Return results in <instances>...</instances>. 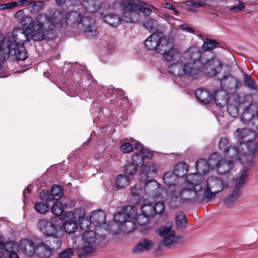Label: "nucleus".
<instances>
[{
	"instance_id": "nucleus-29",
	"label": "nucleus",
	"mask_w": 258,
	"mask_h": 258,
	"mask_svg": "<svg viewBox=\"0 0 258 258\" xmlns=\"http://www.w3.org/2000/svg\"><path fill=\"white\" fill-rule=\"evenodd\" d=\"M196 168L199 174H194L200 175L202 177V182L203 180V178L201 174L207 173L209 170L211 169L208 161L203 158H201L197 161Z\"/></svg>"
},
{
	"instance_id": "nucleus-61",
	"label": "nucleus",
	"mask_w": 258,
	"mask_h": 258,
	"mask_svg": "<svg viewBox=\"0 0 258 258\" xmlns=\"http://www.w3.org/2000/svg\"><path fill=\"white\" fill-rule=\"evenodd\" d=\"M137 12L139 14V13H142L146 16H148L150 15L151 13V10L150 9L145 8V7H141L140 6L138 5Z\"/></svg>"
},
{
	"instance_id": "nucleus-34",
	"label": "nucleus",
	"mask_w": 258,
	"mask_h": 258,
	"mask_svg": "<svg viewBox=\"0 0 258 258\" xmlns=\"http://www.w3.org/2000/svg\"><path fill=\"white\" fill-rule=\"evenodd\" d=\"M187 172V165L184 162H179L175 165L172 173L177 178L184 176L186 174Z\"/></svg>"
},
{
	"instance_id": "nucleus-60",
	"label": "nucleus",
	"mask_w": 258,
	"mask_h": 258,
	"mask_svg": "<svg viewBox=\"0 0 258 258\" xmlns=\"http://www.w3.org/2000/svg\"><path fill=\"white\" fill-rule=\"evenodd\" d=\"M215 102L216 105L219 107H223L227 104V97L222 100L218 98V96L216 94L214 96Z\"/></svg>"
},
{
	"instance_id": "nucleus-5",
	"label": "nucleus",
	"mask_w": 258,
	"mask_h": 258,
	"mask_svg": "<svg viewBox=\"0 0 258 258\" xmlns=\"http://www.w3.org/2000/svg\"><path fill=\"white\" fill-rule=\"evenodd\" d=\"M76 22L78 24V27L80 29H83V32L87 38L89 39H95L97 38L98 33L97 32L95 23L94 20L90 18L89 16L85 15L83 16L80 13L76 12H69L66 11L60 12H55L51 16H46V19L48 22L50 23L52 26H59L62 22V19L70 18L72 16L76 17Z\"/></svg>"
},
{
	"instance_id": "nucleus-3",
	"label": "nucleus",
	"mask_w": 258,
	"mask_h": 258,
	"mask_svg": "<svg viewBox=\"0 0 258 258\" xmlns=\"http://www.w3.org/2000/svg\"><path fill=\"white\" fill-rule=\"evenodd\" d=\"M202 189V177L197 174H189L182 188L176 185L170 190L169 204L172 208H175L182 203H192L199 199Z\"/></svg>"
},
{
	"instance_id": "nucleus-57",
	"label": "nucleus",
	"mask_w": 258,
	"mask_h": 258,
	"mask_svg": "<svg viewBox=\"0 0 258 258\" xmlns=\"http://www.w3.org/2000/svg\"><path fill=\"white\" fill-rule=\"evenodd\" d=\"M227 109L229 115L232 117H234L238 115V109L236 106L229 104L228 105Z\"/></svg>"
},
{
	"instance_id": "nucleus-59",
	"label": "nucleus",
	"mask_w": 258,
	"mask_h": 258,
	"mask_svg": "<svg viewBox=\"0 0 258 258\" xmlns=\"http://www.w3.org/2000/svg\"><path fill=\"white\" fill-rule=\"evenodd\" d=\"M120 150L124 153H128L132 151L133 147L130 143H123L120 148Z\"/></svg>"
},
{
	"instance_id": "nucleus-26",
	"label": "nucleus",
	"mask_w": 258,
	"mask_h": 258,
	"mask_svg": "<svg viewBox=\"0 0 258 258\" xmlns=\"http://www.w3.org/2000/svg\"><path fill=\"white\" fill-rule=\"evenodd\" d=\"M53 253V252L44 241L36 245V254L40 258H48Z\"/></svg>"
},
{
	"instance_id": "nucleus-45",
	"label": "nucleus",
	"mask_w": 258,
	"mask_h": 258,
	"mask_svg": "<svg viewBox=\"0 0 258 258\" xmlns=\"http://www.w3.org/2000/svg\"><path fill=\"white\" fill-rule=\"evenodd\" d=\"M143 26L150 32H152L157 29L158 24L157 22L155 19L152 18H148L144 22Z\"/></svg>"
},
{
	"instance_id": "nucleus-16",
	"label": "nucleus",
	"mask_w": 258,
	"mask_h": 258,
	"mask_svg": "<svg viewBox=\"0 0 258 258\" xmlns=\"http://www.w3.org/2000/svg\"><path fill=\"white\" fill-rule=\"evenodd\" d=\"M234 138L240 144H242L244 141L247 139L254 141V139L256 137L255 133L253 131L249 130L245 128H238L234 133ZM247 142H246L247 143Z\"/></svg>"
},
{
	"instance_id": "nucleus-51",
	"label": "nucleus",
	"mask_w": 258,
	"mask_h": 258,
	"mask_svg": "<svg viewBox=\"0 0 258 258\" xmlns=\"http://www.w3.org/2000/svg\"><path fill=\"white\" fill-rule=\"evenodd\" d=\"M131 191L133 195L135 196H139L144 191V189L142 188V185L138 183L134 185L131 188Z\"/></svg>"
},
{
	"instance_id": "nucleus-17",
	"label": "nucleus",
	"mask_w": 258,
	"mask_h": 258,
	"mask_svg": "<svg viewBox=\"0 0 258 258\" xmlns=\"http://www.w3.org/2000/svg\"><path fill=\"white\" fill-rule=\"evenodd\" d=\"M143 159L138 154H135L133 156L131 161H128L124 166L123 170L125 173L132 175L136 174L137 167L139 165H142L144 163Z\"/></svg>"
},
{
	"instance_id": "nucleus-19",
	"label": "nucleus",
	"mask_w": 258,
	"mask_h": 258,
	"mask_svg": "<svg viewBox=\"0 0 258 258\" xmlns=\"http://www.w3.org/2000/svg\"><path fill=\"white\" fill-rule=\"evenodd\" d=\"M162 189L159 183L152 179H150L144 185V191L153 198L159 197L161 194Z\"/></svg>"
},
{
	"instance_id": "nucleus-41",
	"label": "nucleus",
	"mask_w": 258,
	"mask_h": 258,
	"mask_svg": "<svg viewBox=\"0 0 258 258\" xmlns=\"http://www.w3.org/2000/svg\"><path fill=\"white\" fill-rule=\"evenodd\" d=\"M114 218L115 223L112 226H117L118 227L123 225L128 219L126 216V215L122 211L121 212H118L116 213L114 216Z\"/></svg>"
},
{
	"instance_id": "nucleus-1",
	"label": "nucleus",
	"mask_w": 258,
	"mask_h": 258,
	"mask_svg": "<svg viewBox=\"0 0 258 258\" xmlns=\"http://www.w3.org/2000/svg\"><path fill=\"white\" fill-rule=\"evenodd\" d=\"M202 52L199 48L191 47L183 53L177 60H171L168 71L176 78L197 79L201 74L203 60Z\"/></svg>"
},
{
	"instance_id": "nucleus-55",
	"label": "nucleus",
	"mask_w": 258,
	"mask_h": 258,
	"mask_svg": "<svg viewBox=\"0 0 258 258\" xmlns=\"http://www.w3.org/2000/svg\"><path fill=\"white\" fill-rule=\"evenodd\" d=\"M234 188H237L238 189H241L245 185H246L247 181H245L241 179H239L237 177L233 179Z\"/></svg>"
},
{
	"instance_id": "nucleus-58",
	"label": "nucleus",
	"mask_w": 258,
	"mask_h": 258,
	"mask_svg": "<svg viewBox=\"0 0 258 258\" xmlns=\"http://www.w3.org/2000/svg\"><path fill=\"white\" fill-rule=\"evenodd\" d=\"M228 145V140L226 137H222L219 142V148L220 150H223L225 152V150Z\"/></svg>"
},
{
	"instance_id": "nucleus-24",
	"label": "nucleus",
	"mask_w": 258,
	"mask_h": 258,
	"mask_svg": "<svg viewBox=\"0 0 258 258\" xmlns=\"http://www.w3.org/2000/svg\"><path fill=\"white\" fill-rule=\"evenodd\" d=\"M43 241L53 252L58 250L62 244L61 238L56 235L46 236Z\"/></svg>"
},
{
	"instance_id": "nucleus-7",
	"label": "nucleus",
	"mask_w": 258,
	"mask_h": 258,
	"mask_svg": "<svg viewBox=\"0 0 258 258\" xmlns=\"http://www.w3.org/2000/svg\"><path fill=\"white\" fill-rule=\"evenodd\" d=\"M228 186V184L219 177H208L204 185L202 186L203 188L202 199L207 202L211 201Z\"/></svg>"
},
{
	"instance_id": "nucleus-15",
	"label": "nucleus",
	"mask_w": 258,
	"mask_h": 258,
	"mask_svg": "<svg viewBox=\"0 0 258 258\" xmlns=\"http://www.w3.org/2000/svg\"><path fill=\"white\" fill-rule=\"evenodd\" d=\"M252 101V97L250 95H244L242 97L239 98V103L240 104H245L247 102L245 108L240 116V120L243 123H247L253 116L252 112L250 111L249 109Z\"/></svg>"
},
{
	"instance_id": "nucleus-63",
	"label": "nucleus",
	"mask_w": 258,
	"mask_h": 258,
	"mask_svg": "<svg viewBox=\"0 0 258 258\" xmlns=\"http://www.w3.org/2000/svg\"><path fill=\"white\" fill-rule=\"evenodd\" d=\"M244 9V6L243 4H240L235 7H233L230 9V11L233 12H237L240 11Z\"/></svg>"
},
{
	"instance_id": "nucleus-4",
	"label": "nucleus",
	"mask_w": 258,
	"mask_h": 258,
	"mask_svg": "<svg viewBox=\"0 0 258 258\" xmlns=\"http://www.w3.org/2000/svg\"><path fill=\"white\" fill-rule=\"evenodd\" d=\"M144 45L147 50H155L164 55L167 61H177L180 58V52L174 48L173 39L160 31L154 32L148 36L144 41Z\"/></svg>"
},
{
	"instance_id": "nucleus-8",
	"label": "nucleus",
	"mask_w": 258,
	"mask_h": 258,
	"mask_svg": "<svg viewBox=\"0 0 258 258\" xmlns=\"http://www.w3.org/2000/svg\"><path fill=\"white\" fill-rule=\"evenodd\" d=\"M45 17V15L42 13L38 14L35 16V22L36 24L34 26H30V28L28 30L30 32L29 34L27 33L25 30L20 28L29 36V39L26 42H28L30 39V35L34 41H41L46 39V35H48L51 31V28L45 29V24L43 22Z\"/></svg>"
},
{
	"instance_id": "nucleus-48",
	"label": "nucleus",
	"mask_w": 258,
	"mask_h": 258,
	"mask_svg": "<svg viewBox=\"0 0 258 258\" xmlns=\"http://www.w3.org/2000/svg\"><path fill=\"white\" fill-rule=\"evenodd\" d=\"M64 205L60 202L55 203L52 208V213L56 216L61 215L64 211Z\"/></svg>"
},
{
	"instance_id": "nucleus-64",
	"label": "nucleus",
	"mask_w": 258,
	"mask_h": 258,
	"mask_svg": "<svg viewBox=\"0 0 258 258\" xmlns=\"http://www.w3.org/2000/svg\"><path fill=\"white\" fill-rule=\"evenodd\" d=\"M180 27L185 31L190 33H195V30L186 24H183L181 25Z\"/></svg>"
},
{
	"instance_id": "nucleus-47",
	"label": "nucleus",
	"mask_w": 258,
	"mask_h": 258,
	"mask_svg": "<svg viewBox=\"0 0 258 258\" xmlns=\"http://www.w3.org/2000/svg\"><path fill=\"white\" fill-rule=\"evenodd\" d=\"M243 78L244 84L246 87L254 90H257L258 89V87L255 84V82L248 75L244 74Z\"/></svg>"
},
{
	"instance_id": "nucleus-52",
	"label": "nucleus",
	"mask_w": 258,
	"mask_h": 258,
	"mask_svg": "<svg viewBox=\"0 0 258 258\" xmlns=\"http://www.w3.org/2000/svg\"><path fill=\"white\" fill-rule=\"evenodd\" d=\"M249 170L247 167H243L239 172L237 177L245 181H248Z\"/></svg>"
},
{
	"instance_id": "nucleus-38",
	"label": "nucleus",
	"mask_w": 258,
	"mask_h": 258,
	"mask_svg": "<svg viewBox=\"0 0 258 258\" xmlns=\"http://www.w3.org/2000/svg\"><path fill=\"white\" fill-rule=\"evenodd\" d=\"M122 211L128 219H137L138 216L137 208L134 206H124L122 209Z\"/></svg>"
},
{
	"instance_id": "nucleus-22",
	"label": "nucleus",
	"mask_w": 258,
	"mask_h": 258,
	"mask_svg": "<svg viewBox=\"0 0 258 258\" xmlns=\"http://www.w3.org/2000/svg\"><path fill=\"white\" fill-rule=\"evenodd\" d=\"M154 246V243L151 240L144 239L141 240L133 249V252L136 254H140L143 252L151 249Z\"/></svg>"
},
{
	"instance_id": "nucleus-42",
	"label": "nucleus",
	"mask_w": 258,
	"mask_h": 258,
	"mask_svg": "<svg viewBox=\"0 0 258 258\" xmlns=\"http://www.w3.org/2000/svg\"><path fill=\"white\" fill-rule=\"evenodd\" d=\"M176 224L178 228L185 227L187 220L185 214L182 212H178L176 214Z\"/></svg>"
},
{
	"instance_id": "nucleus-36",
	"label": "nucleus",
	"mask_w": 258,
	"mask_h": 258,
	"mask_svg": "<svg viewBox=\"0 0 258 258\" xmlns=\"http://www.w3.org/2000/svg\"><path fill=\"white\" fill-rule=\"evenodd\" d=\"M82 240L84 243L95 245V242L96 240L95 233L92 230H85L82 235Z\"/></svg>"
},
{
	"instance_id": "nucleus-43",
	"label": "nucleus",
	"mask_w": 258,
	"mask_h": 258,
	"mask_svg": "<svg viewBox=\"0 0 258 258\" xmlns=\"http://www.w3.org/2000/svg\"><path fill=\"white\" fill-rule=\"evenodd\" d=\"M63 195V189L62 187L57 185H54L51 189V197L56 201L59 200Z\"/></svg>"
},
{
	"instance_id": "nucleus-54",
	"label": "nucleus",
	"mask_w": 258,
	"mask_h": 258,
	"mask_svg": "<svg viewBox=\"0 0 258 258\" xmlns=\"http://www.w3.org/2000/svg\"><path fill=\"white\" fill-rule=\"evenodd\" d=\"M154 211H155V215L156 214H161L165 210L164 204L163 202H159L156 203L153 206Z\"/></svg>"
},
{
	"instance_id": "nucleus-39",
	"label": "nucleus",
	"mask_w": 258,
	"mask_h": 258,
	"mask_svg": "<svg viewBox=\"0 0 258 258\" xmlns=\"http://www.w3.org/2000/svg\"><path fill=\"white\" fill-rule=\"evenodd\" d=\"M77 220L69 219L63 223V227L64 230L69 233H72L75 232L77 229Z\"/></svg>"
},
{
	"instance_id": "nucleus-12",
	"label": "nucleus",
	"mask_w": 258,
	"mask_h": 258,
	"mask_svg": "<svg viewBox=\"0 0 258 258\" xmlns=\"http://www.w3.org/2000/svg\"><path fill=\"white\" fill-rule=\"evenodd\" d=\"M14 19L16 22L20 24L23 28L28 30L31 25L34 26L36 24L35 18L27 14L24 9L18 11L14 15Z\"/></svg>"
},
{
	"instance_id": "nucleus-31",
	"label": "nucleus",
	"mask_w": 258,
	"mask_h": 258,
	"mask_svg": "<svg viewBox=\"0 0 258 258\" xmlns=\"http://www.w3.org/2000/svg\"><path fill=\"white\" fill-rule=\"evenodd\" d=\"M135 149L137 151L139 156L143 159V162H145L146 158H151L153 156V153L147 148H144L142 144L138 142L135 144Z\"/></svg>"
},
{
	"instance_id": "nucleus-28",
	"label": "nucleus",
	"mask_w": 258,
	"mask_h": 258,
	"mask_svg": "<svg viewBox=\"0 0 258 258\" xmlns=\"http://www.w3.org/2000/svg\"><path fill=\"white\" fill-rule=\"evenodd\" d=\"M195 95L197 98L202 103L208 104L212 100V95L207 89L200 88L196 90Z\"/></svg>"
},
{
	"instance_id": "nucleus-40",
	"label": "nucleus",
	"mask_w": 258,
	"mask_h": 258,
	"mask_svg": "<svg viewBox=\"0 0 258 258\" xmlns=\"http://www.w3.org/2000/svg\"><path fill=\"white\" fill-rule=\"evenodd\" d=\"M28 9L32 13H37L42 10L45 6V3L42 1H35L32 0L29 4Z\"/></svg>"
},
{
	"instance_id": "nucleus-50",
	"label": "nucleus",
	"mask_w": 258,
	"mask_h": 258,
	"mask_svg": "<svg viewBox=\"0 0 258 258\" xmlns=\"http://www.w3.org/2000/svg\"><path fill=\"white\" fill-rule=\"evenodd\" d=\"M74 253V250L72 248H68L58 253L57 258H71Z\"/></svg>"
},
{
	"instance_id": "nucleus-6",
	"label": "nucleus",
	"mask_w": 258,
	"mask_h": 258,
	"mask_svg": "<svg viewBox=\"0 0 258 258\" xmlns=\"http://www.w3.org/2000/svg\"><path fill=\"white\" fill-rule=\"evenodd\" d=\"M248 154L245 155L234 146H228L224 152L233 160H238L242 163H245L248 166L254 164V159L258 152L257 143L252 140H248L247 143Z\"/></svg>"
},
{
	"instance_id": "nucleus-56",
	"label": "nucleus",
	"mask_w": 258,
	"mask_h": 258,
	"mask_svg": "<svg viewBox=\"0 0 258 258\" xmlns=\"http://www.w3.org/2000/svg\"><path fill=\"white\" fill-rule=\"evenodd\" d=\"M40 198L42 201H46L47 202H51L52 198L51 194H49L48 190H42L40 193Z\"/></svg>"
},
{
	"instance_id": "nucleus-62",
	"label": "nucleus",
	"mask_w": 258,
	"mask_h": 258,
	"mask_svg": "<svg viewBox=\"0 0 258 258\" xmlns=\"http://www.w3.org/2000/svg\"><path fill=\"white\" fill-rule=\"evenodd\" d=\"M32 0H20L17 2L18 7L26 6L28 9L29 4Z\"/></svg>"
},
{
	"instance_id": "nucleus-35",
	"label": "nucleus",
	"mask_w": 258,
	"mask_h": 258,
	"mask_svg": "<svg viewBox=\"0 0 258 258\" xmlns=\"http://www.w3.org/2000/svg\"><path fill=\"white\" fill-rule=\"evenodd\" d=\"M233 165V160H222L217 169L218 170L219 173L222 174H225L232 169Z\"/></svg>"
},
{
	"instance_id": "nucleus-20",
	"label": "nucleus",
	"mask_w": 258,
	"mask_h": 258,
	"mask_svg": "<svg viewBox=\"0 0 258 258\" xmlns=\"http://www.w3.org/2000/svg\"><path fill=\"white\" fill-rule=\"evenodd\" d=\"M84 216V210L83 208L75 209L73 214V218L79 221V225L82 229H88L91 222L90 220L85 218Z\"/></svg>"
},
{
	"instance_id": "nucleus-27",
	"label": "nucleus",
	"mask_w": 258,
	"mask_h": 258,
	"mask_svg": "<svg viewBox=\"0 0 258 258\" xmlns=\"http://www.w3.org/2000/svg\"><path fill=\"white\" fill-rule=\"evenodd\" d=\"M241 195V189L234 188L225 199L224 202L228 206H231L239 202Z\"/></svg>"
},
{
	"instance_id": "nucleus-2",
	"label": "nucleus",
	"mask_w": 258,
	"mask_h": 258,
	"mask_svg": "<svg viewBox=\"0 0 258 258\" xmlns=\"http://www.w3.org/2000/svg\"><path fill=\"white\" fill-rule=\"evenodd\" d=\"M28 39V35L19 27L8 32L5 38L0 36V78L7 76L3 66L6 54L15 55L19 60H24L27 57L24 42Z\"/></svg>"
},
{
	"instance_id": "nucleus-44",
	"label": "nucleus",
	"mask_w": 258,
	"mask_h": 258,
	"mask_svg": "<svg viewBox=\"0 0 258 258\" xmlns=\"http://www.w3.org/2000/svg\"><path fill=\"white\" fill-rule=\"evenodd\" d=\"M163 179L165 183L168 186L176 185L177 177L171 172L165 173L164 175Z\"/></svg>"
},
{
	"instance_id": "nucleus-18",
	"label": "nucleus",
	"mask_w": 258,
	"mask_h": 258,
	"mask_svg": "<svg viewBox=\"0 0 258 258\" xmlns=\"http://www.w3.org/2000/svg\"><path fill=\"white\" fill-rule=\"evenodd\" d=\"M39 229L46 236L56 235L57 230L56 226L51 221L42 219L38 222Z\"/></svg>"
},
{
	"instance_id": "nucleus-25",
	"label": "nucleus",
	"mask_w": 258,
	"mask_h": 258,
	"mask_svg": "<svg viewBox=\"0 0 258 258\" xmlns=\"http://www.w3.org/2000/svg\"><path fill=\"white\" fill-rule=\"evenodd\" d=\"M90 219L96 227H101L105 224L106 215L104 212L97 210L91 213Z\"/></svg>"
},
{
	"instance_id": "nucleus-49",
	"label": "nucleus",
	"mask_w": 258,
	"mask_h": 258,
	"mask_svg": "<svg viewBox=\"0 0 258 258\" xmlns=\"http://www.w3.org/2000/svg\"><path fill=\"white\" fill-rule=\"evenodd\" d=\"M34 208L37 212L40 214H44L49 209L48 206L46 204L42 202H37L35 204Z\"/></svg>"
},
{
	"instance_id": "nucleus-30",
	"label": "nucleus",
	"mask_w": 258,
	"mask_h": 258,
	"mask_svg": "<svg viewBox=\"0 0 258 258\" xmlns=\"http://www.w3.org/2000/svg\"><path fill=\"white\" fill-rule=\"evenodd\" d=\"M136 222L137 219H128L123 225L118 228L117 230L112 231V233L113 234H116L119 233L122 229H124L126 232H130L136 228Z\"/></svg>"
},
{
	"instance_id": "nucleus-37",
	"label": "nucleus",
	"mask_w": 258,
	"mask_h": 258,
	"mask_svg": "<svg viewBox=\"0 0 258 258\" xmlns=\"http://www.w3.org/2000/svg\"><path fill=\"white\" fill-rule=\"evenodd\" d=\"M221 160L220 154L214 153L209 157L208 162L211 169H218Z\"/></svg>"
},
{
	"instance_id": "nucleus-32",
	"label": "nucleus",
	"mask_w": 258,
	"mask_h": 258,
	"mask_svg": "<svg viewBox=\"0 0 258 258\" xmlns=\"http://www.w3.org/2000/svg\"><path fill=\"white\" fill-rule=\"evenodd\" d=\"M129 182V178L126 175L119 174L116 177L114 188L116 190L123 188L128 185Z\"/></svg>"
},
{
	"instance_id": "nucleus-33",
	"label": "nucleus",
	"mask_w": 258,
	"mask_h": 258,
	"mask_svg": "<svg viewBox=\"0 0 258 258\" xmlns=\"http://www.w3.org/2000/svg\"><path fill=\"white\" fill-rule=\"evenodd\" d=\"M103 19L105 22L112 27L117 26L122 21L121 18L115 14H109L104 16Z\"/></svg>"
},
{
	"instance_id": "nucleus-11",
	"label": "nucleus",
	"mask_w": 258,
	"mask_h": 258,
	"mask_svg": "<svg viewBox=\"0 0 258 258\" xmlns=\"http://www.w3.org/2000/svg\"><path fill=\"white\" fill-rule=\"evenodd\" d=\"M223 64L220 60L214 57L202 63V72L207 76L214 77L217 76L222 70Z\"/></svg>"
},
{
	"instance_id": "nucleus-46",
	"label": "nucleus",
	"mask_w": 258,
	"mask_h": 258,
	"mask_svg": "<svg viewBox=\"0 0 258 258\" xmlns=\"http://www.w3.org/2000/svg\"><path fill=\"white\" fill-rule=\"evenodd\" d=\"M141 209L143 214L146 217H152L155 215L153 206L150 204L142 205Z\"/></svg>"
},
{
	"instance_id": "nucleus-9",
	"label": "nucleus",
	"mask_w": 258,
	"mask_h": 258,
	"mask_svg": "<svg viewBox=\"0 0 258 258\" xmlns=\"http://www.w3.org/2000/svg\"><path fill=\"white\" fill-rule=\"evenodd\" d=\"M121 8L123 11L121 17L122 21L125 23H137L140 20V14L137 12L138 4L128 0H123Z\"/></svg>"
},
{
	"instance_id": "nucleus-53",
	"label": "nucleus",
	"mask_w": 258,
	"mask_h": 258,
	"mask_svg": "<svg viewBox=\"0 0 258 258\" xmlns=\"http://www.w3.org/2000/svg\"><path fill=\"white\" fill-rule=\"evenodd\" d=\"M217 46L216 41L210 40L208 41H205L203 45V50L208 51L215 48Z\"/></svg>"
},
{
	"instance_id": "nucleus-13",
	"label": "nucleus",
	"mask_w": 258,
	"mask_h": 258,
	"mask_svg": "<svg viewBox=\"0 0 258 258\" xmlns=\"http://www.w3.org/2000/svg\"><path fill=\"white\" fill-rule=\"evenodd\" d=\"M156 170L157 166L151 161L143 163L141 165V172L139 175L140 181L146 183L149 179H152V175Z\"/></svg>"
},
{
	"instance_id": "nucleus-21",
	"label": "nucleus",
	"mask_w": 258,
	"mask_h": 258,
	"mask_svg": "<svg viewBox=\"0 0 258 258\" xmlns=\"http://www.w3.org/2000/svg\"><path fill=\"white\" fill-rule=\"evenodd\" d=\"M19 249L26 255L32 256L36 254V246L32 240L23 239L20 242Z\"/></svg>"
},
{
	"instance_id": "nucleus-23",
	"label": "nucleus",
	"mask_w": 258,
	"mask_h": 258,
	"mask_svg": "<svg viewBox=\"0 0 258 258\" xmlns=\"http://www.w3.org/2000/svg\"><path fill=\"white\" fill-rule=\"evenodd\" d=\"M95 245L83 242L78 248V255L79 258L91 256L95 253Z\"/></svg>"
},
{
	"instance_id": "nucleus-10",
	"label": "nucleus",
	"mask_w": 258,
	"mask_h": 258,
	"mask_svg": "<svg viewBox=\"0 0 258 258\" xmlns=\"http://www.w3.org/2000/svg\"><path fill=\"white\" fill-rule=\"evenodd\" d=\"M159 235L163 238L161 243L164 246H169L176 244L179 237L175 234L171 226H161L157 230Z\"/></svg>"
},
{
	"instance_id": "nucleus-14",
	"label": "nucleus",
	"mask_w": 258,
	"mask_h": 258,
	"mask_svg": "<svg viewBox=\"0 0 258 258\" xmlns=\"http://www.w3.org/2000/svg\"><path fill=\"white\" fill-rule=\"evenodd\" d=\"M16 244L12 242L4 243L0 241V257H9V258H20L18 252L15 251Z\"/></svg>"
}]
</instances>
